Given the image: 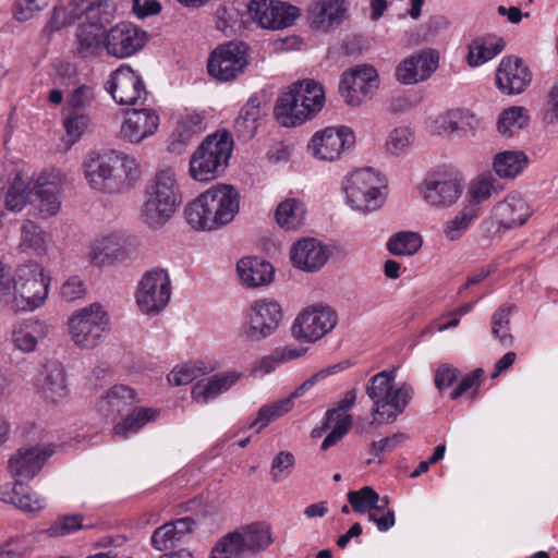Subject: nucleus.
Instances as JSON below:
<instances>
[{
    "mask_svg": "<svg viewBox=\"0 0 558 558\" xmlns=\"http://www.w3.org/2000/svg\"><path fill=\"white\" fill-rule=\"evenodd\" d=\"M105 88L122 106L136 105L141 100L144 102L148 95L142 76L125 64L110 74Z\"/></svg>",
    "mask_w": 558,
    "mask_h": 558,
    "instance_id": "obj_17",
    "label": "nucleus"
},
{
    "mask_svg": "<svg viewBox=\"0 0 558 558\" xmlns=\"http://www.w3.org/2000/svg\"><path fill=\"white\" fill-rule=\"evenodd\" d=\"M422 246V238L418 233L401 231L392 235L387 248L392 255L404 256L415 254Z\"/></svg>",
    "mask_w": 558,
    "mask_h": 558,
    "instance_id": "obj_48",
    "label": "nucleus"
},
{
    "mask_svg": "<svg viewBox=\"0 0 558 558\" xmlns=\"http://www.w3.org/2000/svg\"><path fill=\"white\" fill-rule=\"evenodd\" d=\"M180 203L181 195L174 171L171 168L157 171L146 187V201L142 211L144 222L150 228L162 227L173 216Z\"/></svg>",
    "mask_w": 558,
    "mask_h": 558,
    "instance_id": "obj_5",
    "label": "nucleus"
},
{
    "mask_svg": "<svg viewBox=\"0 0 558 558\" xmlns=\"http://www.w3.org/2000/svg\"><path fill=\"white\" fill-rule=\"evenodd\" d=\"M305 215L304 204L296 198L281 202L275 213L278 225L286 230H296L303 225Z\"/></svg>",
    "mask_w": 558,
    "mask_h": 558,
    "instance_id": "obj_42",
    "label": "nucleus"
},
{
    "mask_svg": "<svg viewBox=\"0 0 558 558\" xmlns=\"http://www.w3.org/2000/svg\"><path fill=\"white\" fill-rule=\"evenodd\" d=\"M94 88L89 85H81L73 89L66 100V111L85 112L94 101Z\"/></svg>",
    "mask_w": 558,
    "mask_h": 558,
    "instance_id": "obj_54",
    "label": "nucleus"
},
{
    "mask_svg": "<svg viewBox=\"0 0 558 558\" xmlns=\"http://www.w3.org/2000/svg\"><path fill=\"white\" fill-rule=\"evenodd\" d=\"M114 7L108 0H80L70 2L71 22L107 33L114 19Z\"/></svg>",
    "mask_w": 558,
    "mask_h": 558,
    "instance_id": "obj_21",
    "label": "nucleus"
},
{
    "mask_svg": "<svg viewBox=\"0 0 558 558\" xmlns=\"http://www.w3.org/2000/svg\"><path fill=\"white\" fill-rule=\"evenodd\" d=\"M38 387L43 397L50 402H58L68 396V384L64 367L57 361L44 365Z\"/></svg>",
    "mask_w": 558,
    "mask_h": 558,
    "instance_id": "obj_26",
    "label": "nucleus"
},
{
    "mask_svg": "<svg viewBox=\"0 0 558 558\" xmlns=\"http://www.w3.org/2000/svg\"><path fill=\"white\" fill-rule=\"evenodd\" d=\"M135 402L136 392L134 389L124 385H116L101 398L99 407L101 411H106L108 414H118Z\"/></svg>",
    "mask_w": 558,
    "mask_h": 558,
    "instance_id": "obj_40",
    "label": "nucleus"
},
{
    "mask_svg": "<svg viewBox=\"0 0 558 558\" xmlns=\"http://www.w3.org/2000/svg\"><path fill=\"white\" fill-rule=\"evenodd\" d=\"M272 542L270 526L265 522H253L221 536L215 543L209 558L254 557L266 550Z\"/></svg>",
    "mask_w": 558,
    "mask_h": 558,
    "instance_id": "obj_6",
    "label": "nucleus"
},
{
    "mask_svg": "<svg viewBox=\"0 0 558 558\" xmlns=\"http://www.w3.org/2000/svg\"><path fill=\"white\" fill-rule=\"evenodd\" d=\"M523 107H510L504 110L497 121L498 132L506 136L512 137L523 130L530 122V117Z\"/></svg>",
    "mask_w": 558,
    "mask_h": 558,
    "instance_id": "obj_43",
    "label": "nucleus"
},
{
    "mask_svg": "<svg viewBox=\"0 0 558 558\" xmlns=\"http://www.w3.org/2000/svg\"><path fill=\"white\" fill-rule=\"evenodd\" d=\"M393 372L383 371L374 375L366 386V393L374 403L373 418L379 423L391 424L403 413L413 397V388L403 383L393 387Z\"/></svg>",
    "mask_w": 558,
    "mask_h": 558,
    "instance_id": "obj_3",
    "label": "nucleus"
},
{
    "mask_svg": "<svg viewBox=\"0 0 558 558\" xmlns=\"http://www.w3.org/2000/svg\"><path fill=\"white\" fill-rule=\"evenodd\" d=\"M250 64V47L244 41L232 40L218 45L207 60L209 76L219 82H231L244 73Z\"/></svg>",
    "mask_w": 558,
    "mask_h": 558,
    "instance_id": "obj_9",
    "label": "nucleus"
},
{
    "mask_svg": "<svg viewBox=\"0 0 558 558\" xmlns=\"http://www.w3.org/2000/svg\"><path fill=\"white\" fill-rule=\"evenodd\" d=\"M171 280L167 270L154 268L146 271L135 293L142 313L157 315L166 308L171 298Z\"/></svg>",
    "mask_w": 558,
    "mask_h": 558,
    "instance_id": "obj_11",
    "label": "nucleus"
},
{
    "mask_svg": "<svg viewBox=\"0 0 558 558\" xmlns=\"http://www.w3.org/2000/svg\"><path fill=\"white\" fill-rule=\"evenodd\" d=\"M386 186L380 173L373 168H361L345 175L342 192L345 203L363 214L380 208L385 202L381 189Z\"/></svg>",
    "mask_w": 558,
    "mask_h": 558,
    "instance_id": "obj_7",
    "label": "nucleus"
},
{
    "mask_svg": "<svg viewBox=\"0 0 558 558\" xmlns=\"http://www.w3.org/2000/svg\"><path fill=\"white\" fill-rule=\"evenodd\" d=\"M379 87V75L371 64L356 65L343 72L339 93L350 106H360L369 100Z\"/></svg>",
    "mask_w": 558,
    "mask_h": 558,
    "instance_id": "obj_13",
    "label": "nucleus"
},
{
    "mask_svg": "<svg viewBox=\"0 0 558 558\" xmlns=\"http://www.w3.org/2000/svg\"><path fill=\"white\" fill-rule=\"evenodd\" d=\"M265 112L256 97H251L241 108L234 120V131L239 138L248 141L254 137Z\"/></svg>",
    "mask_w": 558,
    "mask_h": 558,
    "instance_id": "obj_36",
    "label": "nucleus"
},
{
    "mask_svg": "<svg viewBox=\"0 0 558 558\" xmlns=\"http://www.w3.org/2000/svg\"><path fill=\"white\" fill-rule=\"evenodd\" d=\"M247 12L263 28L282 29L294 24L299 8L279 0H250Z\"/></svg>",
    "mask_w": 558,
    "mask_h": 558,
    "instance_id": "obj_18",
    "label": "nucleus"
},
{
    "mask_svg": "<svg viewBox=\"0 0 558 558\" xmlns=\"http://www.w3.org/2000/svg\"><path fill=\"white\" fill-rule=\"evenodd\" d=\"M328 258V248L314 238H303L296 241L290 251L292 265L307 272L319 270Z\"/></svg>",
    "mask_w": 558,
    "mask_h": 558,
    "instance_id": "obj_23",
    "label": "nucleus"
},
{
    "mask_svg": "<svg viewBox=\"0 0 558 558\" xmlns=\"http://www.w3.org/2000/svg\"><path fill=\"white\" fill-rule=\"evenodd\" d=\"M92 264L96 266L112 265L125 257V241L122 235L112 233L96 240L88 251Z\"/></svg>",
    "mask_w": 558,
    "mask_h": 558,
    "instance_id": "obj_29",
    "label": "nucleus"
},
{
    "mask_svg": "<svg viewBox=\"0 0 558 558\" xmlns=\"http://www.w3.org/2000/svg\"><path fill=\"white\" fill-rule=\"evenodd\" d=\"M86 293L85 284L78 276H71L60 288V296L65 302H74Z\"/></svg>",
    "mask_w": 558,
    "mask_h": 558,
    "instance_id": "obj_64",
    "label": "nucleus"
},
{
    "mask_svg": "<svg viewBox=\"0 0 558 558\" xmlns=\"http://www.w3.org/2000/svg\"><path fill=\"white\" fill-rule=\"evenodd\" d=\"M505 40L496 35H486L475 38L469 45L468 63L470 66H480L494 59L505 49Z\"/></svg>",
    "mask_w": 558,
    "mask_h": 558,
    "instance_id": "obj_37",
    "label": "nucleus"
},
{
    "mask_svg": "<svg viewBox=\"0 0 558 558\" xmlns=\"http://www.w3.org/2000/svg\"><path fill=\"white\" fill-rule=\"evenodd\" d=\"M180 542L181 539L170 522L157 527L150 538L151 546L159 551L174 547Z\"/></svg>",
    "mask_w": 558,
    "mask_h": 558,
    "instance_id": "obj_58",
    "label": "nucleus"
},
{
    "mask_svg": "<svg viewBox=\"0 0 558 558\" xmlns=\"http://www.w3.org/2000/svg\"><path fill=\"white\" fill-rule=\"evenodd\" d=\"M529 204L520 194H509L493 208L499 229L510 230L523 226L531 217Z\"/></svg>",
    "mask_w": 558,
    "mask_h": 558,
    "instance_id": "obj_25",
    "label": "nucleus"
},
{
    "mask_svg": "<svg viewBox=\"0 0 558 558\" xmlns=\"http://www.w3.org/2000/svg\"><path fill=\"white\" fill-rule=\"evenodd\" d=\"M302 95H293L288 88L280 94L274 107V117L277 122L284 128H294L303 124L308 119L298 104V98Z\"/></svg>",
    "mask_w": 558,
    "mask_h": 558,
    "instance_id": "obj_35",
    "label": "nucleus"
},
{
    "mask_svg": "<svg viewBox=\"0 0 558 558\" xmlns=\"http://www.w3.org/2000/svg\"><path fill=\"white\" fill-rule=\"evenodd\" d=\"M89 124V117L85 112L66 111L63 125L71 144L81 138Z\"/></svg>",
    "mask_w": 558,
    "mask_h": 558,
    "instance_id": "obj_57",
    "label": "nucleus"
},
{
    "mask_svg": "<svg viewBox=\"0 0 558 558\" xmlns=\"http://www.w3.org/2000/svg\"><path fill=\"white\" fill-rule=\"evenodd\" d=\"M24 482H15L13 486H0V500L15 506L23 512L34 513L46 507V500L24 486Z\"/></svg>",
    "mask_w": 558,
    "mask_h": 558,
    "instance_id": "obj_31",
    "label": "nucleus"
},
{
    "mask_svg": "<svg viewBox=\"0 0 558 558\" xmlns=\"http://www.w3.org/2000/svg\"><path fill=\"white\" fill-rule=\"evenodd\" d=\"M388 498H380L377 508L380 510H373L368 513V520L374 522L380 532H386L395 525V512L388 507Z\"/></svg>",
    "mask_w": 558,
    "mask_h": 558,
    "instance_id": "obj_60",
    "label": "nucleus"
},
{
    "mask_svg": "<svg viewBox=\"0 0 558 558\" xmlns=\"http://www.w3.org/2000/svg\"><path fill=\"white\" fill-rule=\"evenodd\" d=\"M207 368L203 362H197L194 365L183 364L175 367L169 375L168 381L172 386H183L192 383L201 375H205Z\"/></svg>",
    "mask_w": 558,
    "mask_h": 558,
    "instance_id": "obj_53",
    "label": "nucleus"
},
{
    "mask_svg": "<svg viewBox=\"0 0 558 558\" xmlns=\"http://www.w3.org/2000/svg\"><path fill=\"white\" fill-rule=\"evenodd\" d=\"M515 310L514 304H504L492 316V332L505 348L513 344V337L510 333V314Z\"/></svg>",
    "mask_w": 558,
    "mask_h": 558,
    "instance_id": "obj_46",
    "label": "nucleus"
},
{
    "mask_svg": "<svg viewBox=\"0 0 558 558\" xmlns=\"http://www.w3.org/2000/svg\"><path fill=\"white\" fill-rule=\"evenodd\" d=\"M337 319V313L329 306L306 308L296 316L292 335L298 340L315 342L335 328Z\"/></svg>",
    "mask_w": 558,
    "mask_h": 558,
    "instance_id": "obj_16",
    "label": "nucleus"
},
{
    "mask_svg": "<svg viewBox=\"0 0 558 558\" xmlns=\"http://www.w3.org/2000/svg\"><path fill=\"white\" fill-rule=\"evenodd\" d=\"M31 203H35L40 215L51 217L60 209L59 184L46 173H41L31 190Z\"/></svg>",
    "mask_w": 558,
    "mask_h": 558,
    "instance_id": "obj_27",
    "label": "nucleus"
},
{
    "mask_svg": "<svg viewBox=\"0 0 558 558\" xmlns=\"http://www.w3.org/2000/svg\"><path fill=\"white\" fill-rule=\"evenodd\" d=\"M236 271L244 286L257 288L269 284L274 280L272 265L260 257H243L236 264Z\"/></svg>",
    "mask_w": 558,
    "mask_h": 558,
    "instance_id": "obj_28",
    "label": "nucleus"
},
{
    "mask_svg": "<svg viewBox=\"0 0 558 558\" xmlns=\"http://www.w3.org/2000/svg\"><path fill=\"white\" fill-rule=\"evenodd\" d=\"M356 400V392L354 389H351L345 392L344 397L337 403V407L329 409L324 418V427L329 428L331 423L336 420H342L347 416V411L351 409Z\"/></svg>",
    "mask_w": 558,
    "mask_h": 558,
    "instance_id": "obj_61",
    "label": "nucleus"
},
{
    "mask_svg": "<svg viewBox=\"0 0 558 558\" xmlns=\"http://www.w3.org/2000/svg\"><path fill=\"white\" fill-rule=\"evenodd\" d=\"M333 427L331 432L325 437L322 442V450H327L333 445H336L339 440H341L350 430L352 426V416L347 415L342 420H336L331 423Z\"/></svg>",
    "mask_w": 558,
    "mask_h": 558,
    "instance_id": "obj_63",
    "label": "nucleus"
},
{
    "mask_svg": "<svg viewBox=\"0 0 558 558\" xmlns=\"http://www.w3.org/2000/svg\"><path fill=\"white\" fill-rule=\"evenodd\" d=\"M216 27L226 35H231L236 27H241L242 13L232 3L220 4L216 9Z\"/></svg>",
    "mask_w": 558,
    "mask_h": 558,
    "instance_id": "obj_51",
    "label": "nucleus"
},
{
    "mask_svg": "<svg viewBox=\"0 0 558 558\" xmlns=\"http://www.w3.org/2000/svg\"><path fill=\"white\" fill-rule=\"evenodd\" d=\"M202 132V118L197 114L186 116L178 122L175 131L172 133V142L169 150L172 153H181V149L195 135Z\"/></svg>",
    "mask_w": 558,
    "mask_h": 558,
    "instance_id": "obj_45",
    "label": "nucleus"
},
{
    "mask_svg": "<svg viewBox=\"0 0 558 558\" xmlns=\"http://www.w3.org/2000/svg\"><path fill=\"white\" fill-rule=\"evenodd\" d=\"M415 68L420 82L428 80L438 68V54L433 50H421L414 53Z\"/></svg>",
    "mask_w": 558,
    "mask_h": 558,
    "instance_id": "obj_59",
    "label": "nucleus"
},
{
    "mask_svg": "<svg viewBox=\"0 0 558 558\" xmlns=\"http://www.w3.org/2000/svg\"><path fill=\"white\" fill-rule=\"evenodd\" d=\"M109 324L107 312L99 303H93L69 318V330L74 343L93 349L102 340Z\"/></svg>",
    "mask_w": 558,
    "mask_h": 558,
    "instance_id": "obj_10",
    "label": "nucleus"
},
{
    "mask_svg": "<svg viewBox=\"0 0 558 558\" xmlns=\"http://www.w3.org/2000/svg\"><path fill=\"white\" fill-rule=\"evenodd\" d=\"M527 161V156L523 151L507 150L495 156L493 166L500 178L513 179L523 171Z\"/></svg>",
    "mask_w": 558,
    "mask_h": 558,
    "instance_id": "obj_41",
    "label": "nucleus"
},
{
    "mask_svg": "<svg viewBox=\"0 0 558 558\" xmlns=\"http://www.w3.org/2000/svg\"><path fill=\"white\" fill-rule=\"evenodd\" d=\"M345 9L338 0L316 2L308 10L311 27L327 32L330 27L339 25L344 17Z\"/></svg>",
    "mask_w": 558,
    "mask_h": 558,
    "instance_id": "obj_34",
    "label": "nucleus"
},
{
    "mask_svg": "<svg viewBox=\"0 0 558 558\" xmlns=\"http://www.w3.org/2000/svg\"><path fill=\"white\" fill-rule=\"evenodd\" d=\"M289 89L293 95H302V97H296L298 104L308 120L323 109L325 93L323 86L316 81L311 78L298 81L292 83Z\"/></svg>",
    "mask_w": 558,
    "mask_h": 558,
    "instance_id": "obj_32",
    "label": "nucleus"
},
{
    "mask_svg": "<svg viewBox=\"0 0 558 558\" xmlns=\"http://www.w3.org/2000/svg\"><path fill=\"white\" fill-rule=\"evenodd\" d=\"M463 190L464 180L458 171L438 168L424 179L423 197L433 206L449 207L460 198Z\"/></svg>",
    "mask_w": 558,
    "mask_h": 558,
    "instance_id": "obj_12",
    "label": "nucleus"
},
{
    "mask_svg": "<svg viewBox=\"0 0 558 558\" xmlns=\"http://www.w3.org/2000/svg\"><path fill=\"white\" fill-rule=\"evenodd\" d=\"M412 141L413 134L408 128H397L388 136L387 149L392 155H399L412 144Z\"/></svg>",
    "mask_w": 558,
    "mask_h": 558,
    "instance_id": "obj_62",
    "label": "nucleus"
},
{
    "mask_svg": "<svg viewBox=\"0 0 558 558\" xmlns=\"http://www.w3.org/2000/svg\"><path fill=\"white\" fill-rule=\"evenodd\" d=\"M355 144V134L348 126H328L317 131L307 144V151L316 159L333 161Z\"/></svg>",
    "mask_w": 558,
    "mask_h": 558,
    "instance_id": "obj_15",
    "label": "nucleus"
},
{
    "mask_svg": "<svg viewBox=\"0 0 558 558\" xmlns=\"http://www.w3.org/2000/svg\"><path fill=\"white\" fill-rule=\"evenodd\" d=\"M239 208V192L232 185L218 184L191 202L184 215L193 229L213 231L230 223Z\"/></svg>",
    "mask_w": 558,
    "mask_h": 558,
    "instance_id": "obj_1",
    "label": "nucleus"
},
{
    "mask_svg": "<svg viewBox=\"0 0 558 558\" xmlns=\"http://www.w3.org/2000/svg\"><path fill=\"white\" fill-rule=\"evenodd\" d=\"M82 514L60 515L48 529L47 533L51 537L64 536L76 532L83 527Z\"/></svg>",
    "mask_w": 558,
    "mask_h": 558,
    "instance_id": "obj_55",
    "label": "nucleus"
},
{
    "mask_svg": "<svg viewBox=\"0 0 558 558\" xmlns=\"http://www.w3.org/2000/svg\"><path fill=\"white\" fill-rule=\"evenodd\" d=\"M495 182L496 180L490 174L473 180L468 190L470 201L474 204H481L488 199L492 196L493 191H495Z\"/></svg>",
    "mask_w": 558,
    "mask_h": 558,
    "instance_id": "obj_56",
    "label": "nucleus"
},
{
    "mask_svg": "<svg viewBox=\"0 0 558 558\" xmlns=\"http://www.w3.org/2000/svg\"><path fill=\"white\" fill-rule=\"evenodd\" d=\"M51 241L50 235L32 220H26L21 228V246L33 250L37 255H45Z\"/></svg>",
    "mask_w": 558,
    "mask_h": 558,
    "instance_id": "obj_44",
    "label": "nucleus"
},
{
    "mask_svg": "<svg viewBox=\"0 0 558 558\" xmlns=\"http://www.w3.org/2000/svg\"><path fill=\"white\" fill-rule=\"evenodd\" d=\"M282 318V307L276 300H255L243 314L240 336L247 342H262L276 333Z\"/></svg>",
    "mask_w": 558,
    "mask_h": 558,
    "instance_id": "obj_8",
    "label": "nucleus"
},
{
    "mask_svg": "<svg viewBox=\"0 0 558 558\" xmlns=\"http://www.w3.org/2000/svg\"><path fill=\"white\" fill-rule=\"evenodd\" d=\"M241 376L242 374L236 371H228L201 379L192 387V398L197 402L206 403L229 390Z\"/></svg>",
    "mask_w": 558,
    "mask_h": 558,
    "instance_id": "obj_30",
    "label": "nucleus"
},
{
    "mask_svg": "<svg viewBox=\"0 0 558 558\" xmlns=\"http://www.w3.org/2000/svg\"><path fill=\"white\" fill-rule=\"evenodd\" d=\"M159 415V411L154 408H136L129 413L121 422L113 427L117 436L128 438L131 434L137 433L149 422L155 421Z\"/></svg>",
    "mask_w": 558,
    "mask_h": 558,
    "instance_id": "obj_39",
    "label": "nucleus"
},
{
    "mask_svg": "<svg viewBox=\"0 0 558 558\" xmlns=\"http://www.w3.org/2000/svg\"><path fill=\"white\" fill-rule=\"evenodd\" d=\"M532 71L519 57L506 56L496 70V86L505 95L522 94L532 82Z\"/></svg>",
    "mask_w": 558,
    "mask_h": 558,
    "instance_id": "obj_20",
    "label": "nucleus"
},
{
    "mask_svg": "<svg viewBox=\"0 0 558 558\" xmlns=\"http://www.w3.org/2000/svg\"><path fill=\"white\" fill-rule=\"evenodd\" d=\"M147 34L130 22H121L106 33L105 50L108 56L123 59L138 52L145 46Z\"/></svg>",
    "mask_w": 558,
    "mask_h": 558,
    "instance_id": "obj_19",
    "label": "nucleus"
},
{
    "mask_svg": "<svg viewBox=\"0 0 558 558\" xmlns=\"http://www.w3.org/2000/svg\"><path fill=\"white\" fill-rule=\"evenodd\" d=\"M159 126V116L154 109H133L129 112L121 125L122 138L130 143H141L151 136Z\"/></svg>",
    "mask_w": 558,
    "mask_h": 558,
    "instance_id": "obj_24",
    "label": "nucleus"
},
{
    "mask_svg": "<svg viewBox=\"0 0 558 558\" xmlns=\"http://www.w3.org/2000/svg\"><path fill=\"white\" fill-rule=\"evenodd\" d=\"M476 217L477 211L474 208L460 210L452 219L447 221L444 229L446 239L449 241L459 240Z\"/></svg>",
    "mask_w": 558,
    "mask_h": 558,
    "instance_id": "obj_52",
    "label": "nucleus"
},
{
    "mask_svg": "<svg viewBox=\"0 0 558 558\" xmlns=\"http://www.w3.org/2000/svg\"><path fill=\"white\" fill-rule=\"evenodd\" d=\"M347 497L352 509L357 513L364 514L373 510H380L377 508L380 496L371 486H364L359 490H350Z\"/></svg>",
    "mask_w": 558,
    "mask_h": 558,
    "instance_id": "obj_50",
    "label": "nucleus"
},
{
    "mask_svg": "<svg viewBox=\"0 0 558 558\" xmlns=\"http://www.w3.org/2000/svg\"><path fill=\"white\" fill-rule=\"evenodd\" d=\"M52 452V449L40 446L20 448L9 460V469L15 482L33 480Z\"/></svg>",
    "mask_w": 558,
    "mask_h": 558,
    "instance_id": "obj_22",
    "label": "nucleus"
},
{
    "mask_svg": "<svg viewBox=\"0 0 558 558\" xmlns=\"http://www.w3.org/2000/svg\"><path fill=\"white\" fill-rule=\"evenodd\" d=\"M106 33L78 24L73 40V53L80 59H93L105 50Z\"/></svg>",
    "mask_w": 558,
    "mask_h": 558,
    "instance_id": "obj_33",
    "label": "nucleus"
},
{
    "mask_svg": "<svg viewBox=\"0 0 558 558\" xmlns=\"http://www.w3.org/2000/svg\"><path fill=\"white\" fill-rule=\"evenodd\" d=\"M48 327L39 319H26L13 331V342L23 352L35 350L38 339L47 335Z\"/></svg>",
    "mask_w": 558,
    "mask_h": 558,
    "instance_id": "obj_38",
    "label": "nucleus"
},
{
    "mask_svg": "<svg viewBox=\"0 0 558 558\" xmlns=\"http://www.w3.org/2000/svg\"><path fill=\"white\" fill-rule=\"evenodd\" d=\"M32 199L31 190L21 174H16L13 181L10 183L4 197L5 208L10 211L19 213L25 205Z\"/></svg>",
    "mask_w": 558,
    "mask_h": 558,
    "instance_id": "obj_47",
    "label": "nucleus"
},
{
    "mask_svg": "<svg viewBox=\"0 0 558 558\" xmlns=\"http://www.w3.org/2000/svg\"><path fill=\"white\" fill-rule=\"evenodd\" d=\"M233 150V138L222 129L209 134L190 158V175L198 182L219 178L229 165Z\"/></svg>",
    "mask_w": 558,
    "mask_h": 558,
    "instance_id": "obj_4",
    "label": "nucleus"
},
{
    "mask_svg": "<svg viewBox=\"0 0 558 558\" xmlns=\"http://www.w3.org/2000/svg\"><path fill=\"white\" fill-rule=\"evenodd\" d=\"M49 280L36 262L17 265L15 284L16 293L23 302L22 310L33 311L44 304L48 296Z\"/></svg>",
    "mask_w": 558,
    "mask_h": 558,
    "instance_id": "obj_14",
    "label": "nucleus"
},
{
    "mask_svg": "<svg viewBox=\"0 0 558 558\" xmlns=\"http://www.w3.org/2000/svg\"><path fill=\"white\" fill-rule=\"evenodd\" d=\"M291 409L292 403L290 399H281L271 404L263 405L258 410L256 418L250 423L248 427L253 428L254 426H258L257 433H259L268 426V424L283 416Z\"/></svg>",
    "mask_w": 558,
    "mask_h": 558,
    "instance_id": "obj_49",
    "label": "nucleus"
},
{
    "mask_svg": "<svg viewBox=\"0 0 558 558\" xmlns=\"http://www.w3.org/2000/svg\"><path fill=\"white\" fill-rule=\"evenodd\" d=\"M84 168L90 187L102 193L119 192L140 174L135 159L117 150L90 154Z\"/></svg>",
    "mask_w": 558,
    "mask_h": 558,
    "instance_id": "obj_2",
    "label": "nucleus"
}]
</instances>
